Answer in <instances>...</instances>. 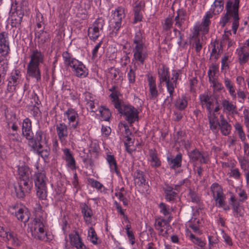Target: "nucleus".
<instances>
[{
  "instance_id": "1",
  "label": "nucleus",
  "mask_w": 249,
  "mask_h": 249,
  "mask_svg": "<svg viewBox=\"0 0 249 249\" xmlns=\"http://www.w3.org/2000/svg\"><path fill=\"white\" fill-rule=\"evenodd\" d=\"M160 84L159 87L161 86V84L165 82L169 96L165 100L169 104H171L173 100V93L175 88L177 87V80L179 77V72L176 70H173L172 77L170 78L169 71L168 68L162 66L158 71Z\"/></svg>"
},
{
  "instance_id": "2",
  "label": "nucleus",
  "mask_w": 249,
  "mask_h": 249,
  "mask_svg": "<svg viewBox=\"0 0 249 249\" xmlns=\"http://www.w3.org/2000/svg\"><path fill=\"white\" fill-rule=\"evenodd\" d=\"M30 61L27 65V73L29 76L35 78L38 81L41 80V72L39 68L44 61V54L36 49L32 51Z\"/></svg>"
},
{
  "instance_id": "3",
  "label": "nucleus",
  "mask_w": 249,
  "mask_h": 249,
  "mask_svg": "<svg viewBox=\"0 0 249 249\" xmlns=\"http://www.w3.org/2000/svg\"><path fill=\"white\" fill-rule=\"evenodd\" d=\"M62 57L66 66L71 67L74 74L78 77H86L88 74V70L82 62L72 58L68 52H63Z\"/></svg>"
},
{
  "instance_id": "4",
  "label": "nucleus",
  "mask_w": 249,
  "mask_h": 249,
  "mask_svg": "<svg viewBox=\"0 0 249 249\" xmlns=\"http://www.w3.org/2000/svg\"><path fill=\"white\" fill-rule=\"evenodd\" d=\"M133 42L135 45L133 50L134 58L136 60L140 62L141 64H143L147 56V53L145 45V38L140 31L135 33Z\"/></svg>"
},
{
  "instance_id": "5",
  "label": "nucleus",
  "mask_w": 249,
  "mask_h": 249,
  "mask_svg": "<svg viewBox=\"0 0 249 249\" xmlns=\"http://www.w3.org/2000/svg\"><path fill=\"white\" fill-rule=\"evenodd\" d=\"M34 181L36 190V195L42 200H45L47 197V181L44 171H38L34 175Z\"/></svg>"
},
{
  "instance_id": "6",
  "label": "nucleus",
  "mask_w": 249,
  "mask_h": 249,
  "mask_svg": "<svg viewBox=\"0 0 249 249\" xmlns=\"http://www.w3.org/2000/svg\"><path fill=\"white\" fill-rule=\"evenodd\" d=\"M116 109L119 113L123 116L130 126L136 121L139 120V111L133 106L126 105L124 103L121 106L118 104L116 105Z\"/></svg>"
},
{
  "instance_id": "7",
  "label": "nucleus",
  "mask_w": 249,
  "mask_h": 249,
  "mask_svg": "<svg viewBox=\"0 0 249 249\" xmlns=\"http://www.w3.org/2000/svg\"><path fill=\"white\" fill-rule=\"evenodd\" d=\"M125 17L124 8L118 7L114 10L113 13V18L110 21V27L111 32L110 36L111 37L116 36L118 31L122 25V21Z\"/></svg>"
},
{
  "instance_id": "8",
  "label": "nucleus",
  "mask_w": 249,
  "mask_h": 249,
  "mask_svg": "<svg viewBox=\"0 0 249 249\" xmlns=\"http://www.w3.org/2000/svg\"><path fill=\"white\" fill-rule=\"evenodd\" d=\"M31 137L28 141V144L32 149L42 147V145L48 143L46 133L40 128L36 130L35 135L33 133Z\"/></svg>"
},
{
  "instance_id": "9",
  "label": "nucleus",
  "mask_w": 249,
  "mask_h": 249,
  "mask_svg": "<svg viewBox=\"0 0 249 249\" xmlns=\"http://www.w3.org/2000/svg\"><path fill=\"white\" fill-rule=\"evenodd\" d=\"M104 24V20L102 18H98L94 22L92 26L88 29V36L91 40L95 41L98 38Z\"/></svg>"
},
{
  "instance_id": "10",
  "label": "nucleus",
  "mask_w": 249,
  "mask_h": 249,
  "mask_svg": "<svg viewBox=\"0 0 249 249\" xmlns=\"http://www.w3.org/2000/svg\"><path fill=\"white\" fill-rule=\"evenodd\" d=\"M64 115L67 117L68 120V124L70 128L75 130L80 126L79 115L77 111L74 109L69 108L64 113Z\"/></svg>"
},
{
  "instance_id": "11",
  "label": "nucleus",
  "mask_w": 249,
  "mask_h": 249,
  "mask_svg": "<svg viewBox=\"0 0 249 249\" xmlns=\"http://www.w3.org/2000/svg\"><path fill=\"white\" fill-rule=\"evenodd\" d=\"M20 72L18 70H15L11 73V76L8 79L7 85V90L10 92H13L16 90V86L18 84L20 78Z\"/></svg>"
},
{
  "instance_id": "12",
  "label": "nucleus",
  "mask_w": 249,
  "mask_h": 249,
  "mask_svg": "<svg viewBox=\"0 0 249 249\" xmlns=\"http://www.w3.org/2000/svg\"><path fill=\"white\" fill-rule=\"evenodd\" d=\"M239 0H234V3H233L232 1L230 0L231 2V10L234 15V22H232V30L234 34L236 33L237 30L239 26V18L238 15V9L239 6Z\"/></svg>"
},
{
  "instance_id": "13",
  "label": "nucleus",
  "mask_w": 249,
  "mask_h": 249,
  "mask_svg": "<svg viewBox=\"0 0 249 249\" xmlns=\"http://www.w3.org/2000/svg\"><path fill=\"white\" fill-rule=\"evenodd\" d=\"M71 245L76 249H85V245L77 231H74L69 235Z\"/></svg>"
},
{
  "instance_id": "14",
  "label": "nucleus",
  "mask_w": 249,
  "mask_h": 249,
  "mask_svg": "<svg viewBox=\"0 0 249 249\" xmlns=\"http://www.w3.org/2000/svg\"><path fill=\"white\" fill-rule=\"evenodd\" d=\"M14 209H18L15 212V215L17 219L23 223H25L29 221L30 216V213L28 209L25 207L18 208V205H14L13 206Z\"/></svg>"
},
{
  "instance_id": "15",
  "label": "nucleus",
  "mask_w": 249,
  "mask_h": 249,
  "mask_svg": "<svg viewBox=\"0 0 249 249\" xmlns=\"http://www.w3.org/2000/svg\"><path fill=\"white\" fill-rule=\"evenodd\" d=\"M8 35L6 32L0 33V53L2 56H6L10 51Z\"/></svg>"
},
{
  "instance_id": "16",
  "label": "nucleus",
  "mask_w": 249,
  "mask_h": 249,
  "mask_svg": "<svg viewBox=\"0 0 249 249\" xmlns=\"http://www.w3.org/2000/svg\"><path fill=\"white\" fill-rule=\"evenodd\" d=\"M147 81L149 88V98L152 100H156L159 95L157 88L156 79L152 75H148Z\"/></svg>"
},
{
  "instance_id": "17",
  "label": "nucleus",
  "mask_w": 249,
  "mask_h": 249,
  "mask_svg": "<svg viewBox=\"0 0 249 249\" xmlns=\"http://www.w3.org/2000/svg\"><path fill=\"white\" fill-rule=\"evenodd\" d=\"M167 160L170 168L175 170L181 166L182 155L178 153L175 157H167Z\"/></svg>"
},
{
  "instance_id": "18",
  "label": "nucleus",
  "mask_w": 249,
  "mask_h": 249,
  "mask_svg": "<svg viewBox=\"0 0 249 249\" xmlns=\"http://www.w3.org/2000/svg\"><path fill=\"white\" fill-rule=\"evenodd\" d=\"M236 53L240 65L246 64L249 60V50L245 46L237 49Z\"/></svg>"
},
{
  "instance_id": "19",
  "label": "nucleus",
  "mask_w": 249,
  "mask_h": 249,
  "mask_svg": "<svg viewBox=\"0 0 249 249\" xmlns=\"http://www.w3.org/2000/svg\"><path fill=\"white\" fill-rule=\"evenodd\" d=\"M144 6V3L142 1H138L135 2V5L134 6L133 11L134 15V23H136L138 21H141L142 18V10Z\"/></svg>"
},
{
  "instance_id": "20",
  "label": "nucleus",
  "mask_w": 249,
  "mask_h": 249,
  "mask_svg": "<svg viewBox=\"0 0 249 249\" xmlns=\"http://www.w3.org/2000/svg\"><path fill=\"white\" fill-rule=\"evenodd\" d=\"M64 154L65 156L64 159L67 162V166L71 170H74L76 168V161L73 158L70 150L68 148L64 149Z\"/></svg>"
},
{
  "instance_id": "21",
  "label": "nucleus",
  "mask_w": 249,
  "mask_h": 249,
  "mask_svg": "<svg viewBox=\"0 0 249 249\" xmlns=\"http://www.w3.org/2000/svg\"><path fill=\"white\" fill-rule=\"evenodd\" d=\"M45 225L37 229L35 231L32 233V236L36 239L43 241H48L49 238L48 237L47 233L44 229Z\"/></svg>"
},
{
  "instance_id": "22",
  "label": "nucleus",
  "mask_w": 249,
  "mask_h": 249,
  "mask_svg": "<svg viewBox=\"0 0 249 249\" xmlns=\"http://www.w3.org/2000/svg\"><path fill=\"white\" fill-rule=\"evenodd\" d=\"M231 2L230 0H228L227 2L226 5V14L221 17V20L220 21V24L222 26L224 27L226 24L228 22L230 19V17L233 18V22H234V15L232 14V12H231Z\"/></svg>"
},
{
  "instance_id": "23",
  "label": "nucleus",
  "mask_w": 249,
  "mask_h": 249,
  "mask_svg": "<svg viewBox=\"0 0 249 249\" xmlns=\"http://www.w3.org/2000/svg\"><path fill=\"white\" fill-rule=\"evenodd\" d=\"M56 130L59 139L61 141L65 140L68 136V128L67 125L64 123L56 125Z\"/></svg>"
},
{
  "instance_id": "24",
  "label": "nucleus",
  "mask_w": 249,
  "mask_h": 249,
  "mask_svg": "<svg viewBox=\"0 0 249 249\" xmlns=\"http://www.w3.org/2000/svg\"><path fill=\"white\" fill-rule=\"evenodd\" d=\"M22 135L28 140L31 138L33 133L32 131V125L30 120L28 118L24 120L22 126Z\"/></svg>"
},
{
  "instance_id": "25",
  "label": "nucleus",
  "mask_w": 249,
  "mask_h": 249,
  "mask_svg": "<svg viewBox=\"0 0 249 249\" xmlns=\"http://www.w3.org/2000/svg\"><path fill=\"white\" fill-rule=\"evenodd\" d=\"M36 38H37L38 46L43 45L44 43L50 41V34L43 30H40L38 31H36L35 33Z\"/></svg>"
},
{
  "instance_id": "26",
  "label": "nucleus",
  "mask_w": 249,
  "mask_h": 249,
  "mask_svg": "<svg viewBox=\"0 0 249 249\" xmlns=\"http://www.w3.org/2000/svg\"><path fill=\"white\" fill-rule=\"evenodd\" d=\"M174 188L168 184H165L163 190L165 194V198L168 201H174L177 196V193L174 190Z\"/></svg>"
},
{
  "instance_id": "27",
  "label": "nucleus",
  "mask_w": 249,
  "mask_h": 249,
  "mask_svg": "<svg viewBox=\"0 0 249 249\" xmlns=\"http://www.w3.org/2000/svg\"><path fill=\"white\" fill-rule=\"evenodd\" d=\"M220 123L218 126L221 130V132L223 135H228L231 132V126L225 120L223 115L220 116Z\"/></svg>"
},
{
  "instance_id": "28",
  "label": "nucleus",
  "mask_w": 249,
  "mask_h": 249,
  "mask_svg": "<svg viewBox=\"0 0 249 249\" xmlns=\"http://www.w3.org/2000/svg\"><path fill=\"white\" fill-rule=\"evenodd\" d=\"M200 104L203 107H205L209 113L212 112L211 106L213 104V99L208 94H203L199 96Z\"/></svg>"
},
{
  "instance_id": "29",
  "label": "nucleus",
  "mask_w": 249,
  "mask_h": 249,
  "mask_svg": "<svg viewBox=\"0 0 249 249\" xmlns=\"http://www.w3.org/2000/svg\"><path fill=\"white\" fill-rule=\"evenodd\" d=\"M134 183L139 186L144 185L146 182L144 173L140 170H137L134 174Z\"/></svg>"
},
{
  "instance_id": "30",
  "label": "nucleus",
  "mask_w": 249,
  "mask_h": 249,
  "mask_svg": "<svg viewBox=\"0 0 249 249\" xmlns=\"http://www.w3.org/2000/svg\"><path fill=\"white\" fill-rule=\"evenodd\" d=\"M80 208L85 221L89 222V220L93 215L92 210L86 203L81 204Z\"/></svg>"
},
{
  "instance_id": "31",
  "label": "nucleus",
  "mask_w": 249,
  "mask_h": 249,
  "mask_svg": "<svg viewBox=\"0 0 249 249\" xmlns=\"http://www.w3.org/2000/svg\"><path fill=\"white\" fill-rule=\"evenodd\" d=\"M208 119L210 129L213 132H216L220 123V122L218 121L217 117L214 113H212V112H211L209 113Z\"/></svg>"
},
{
  "instance_id": "32",
  "label": "nucleus",
  "mask_w": 249,
  "mask_h": 249,
  "mask_svg": "<svg viewBox=\"0 0 249 249\" xmlns=\"http://www.w3.org/2000/svg\"><path fill=\"white\" fill-rule=\"evenodd\" d=\"M221 104L224 111L231 113H236L237 112L236 105L233 104L232 102H230L229 100L224 98L222 99Z\"/></svg>"
},
{
  "instance_id": "33",
  "label": "nucleus",
  "mask_w": 249,
  "mask_h": 249,
  "mask_svg": "<svg viewBox=\"0 0 249 249\" xmlns=\"http://www.w3.org/2000/svg\"><path fill=\"white\" fill-rule=\"evenodd\" d=\"M210 190L214 200L224 195L222 188L217 183H213L210 187Z\"/></svg>"
},
{
  "instance_id": "34",
  "label": "nucleus",
  "mask_w": 249,
  "mask_h": 249,
  "mask_svg": "<svg viewBox=\"0 0 249 249\" xmlns=\"http://www.w3.org/2000/svg\"><path fill=\"white\" fill-rule=\"evenodd\" d=\"M46 224V220L42 217H36L33 220L31 226L29 227L30 231L33 233V231H35L37 229L41 226H43V225Z\"/></svg>"
},
{
  "instance_id": "35",
  "label": "nucleus",
  "mask_w": 249,
  "mask_h": 249,
  "mask_svg": "<svg viewBox=\"0 0 249 249\" xmlns=\"http://www.w3.org/2000/svg\"><path fill=\"white\" fill-rule=\"evenodd\" d=\"M151 158V166L154 167H158L161 165V161L158 157V154L155 149H150L149 153Z\"/></svg>"
},
{
  "instance_id": "36",
  "label": "nucleus",
  "mask_w": 249,
  "mask_h": 249,
  "mask_svg": "<svg viewBox=\"0 0 249 249\" xmlns=\"http://www.w3.org/2000/svg\"><path fill=\"white\" fill-rule=\"evenodd\" d=\"M27 188L18 183L17 185L15 186V190L17 196L19 198H23L26 195L30 193V191L27 190Z\"/></svg>"
},
{
  "instance_id": "37",
  "label": "nucleus",
  "mask_w": 249,
  "mask_h": 249,
  "mask_svg": "<svg viewBox=\"0 0 249 249\" xmlns=\"http://www.w3.org/2000/svg\"><path fill=\"white\" fill-rule=\"evenodd\" d=\"M224 0H215L211 10L214 15L219 14L223 9Z\"/></svg>"
},
{
  "instance_id": "38",
  "label": "nucleus",
  "mask_w": 249,
  "mask_h": 249,
  "mask_svg": "<svg viewBox=\"0 0 249 249\" xmlns=\"http://www.w3.org/2000/svg\"><path fill=\"white\" fill-rule=\"evenodd\" d=\"M33 150L36 151L38 155L41 156L44 159L48 158L50 155V148L48 143L42 145V147L33 149Z\"/></svg>"
},
{
  "instance_id": "39",
  "label": "nucleus",
  "mask_w": 249,
  "mask_h": 249,
  "mask_svg": "<svg viewBox=\"0 0 249 249\" xmlns=\"http://www.w3.org/2000/svg\"><path fill=\"white\" fill-rule=\"evenodd\" d=\"M233 215L235 217L244 216V209L240 203H233L232 206Z\"/></svg>"
},
{
  "instance_id": "40",
  "label": "nucleus",
  "mask_w": 249,
  "mask_h": 249,
  "mask_svg": "<svg viewBox=\"0 0 249 249\" xmlns=\"http://www.w3.org/2000/svg\"><path fill=\"white\" fill-rule=\"evenodd\" d=\"M19 179H26L30 178V172L29 168L25 166H21L18 169Z\"/></svg>"
},
{
  "instance_id": "41",
  "label": "nucleus",
  "mask_w": 249,
  "mask_h": 249,
  "mask_svg": "<svg viewBox=\"0 0 249 249\" xmlns=\"http://www.w3.org/2000/svg\"><path fill=\"white\" fill-rule=\"evenodd\" d=\"M213 13L210 12H207L204 18V20L202 23V26L203 27V32L204 33H207L209 31V26L210 24V19L213 17Z\"/></svg>"
},
{
  "instance_id": "42",
  "label": "nucleus",
  "mask_w": 249,
  "mask_h": 249,
  "mask_svg": "<svg viewBox=\"0 0 249 249\" xmlns=\"http://www.w3.org/2000/svg\"><path fill=\"white\" fill-rule=\"evenodd\" d=\"M111 170H114L116 173H118L117 164L113 155H107L106 158Z\"/></svg>"
},
{
  "instance_id": "43",
  "label": "nucleus",
  "mask_w": 249,
  "mask_h": 249,
  "mask_svg": "<svg viewBox=\"0 0 249 249\" xmlns=\"http://www.w3.org/2000/svg\"><path fill=\"white\" fill-rule=\"evenodd\" d=\"M12 10H16V11L13 12V18L16 17V14L17 16V18H16L14 20L16 21L17 24H20L22 21V18L24 15L23 12L21 10H18L16 8H15V6L13 4L12 6Z\"/></svg>"
},
{
  "instance_id": "44",
  "label": "nucleus",
  "mask_w": 249,
  "mask_h": 249,
  "mask_svg": "<svg viewBox=\"0 0 249 249\" xmlns=\"http://www.w3.org/2000/svg\"><path fill=\"white\" fill-rule=\"evenodd\" d=\"M187 106V101L185 96H182L179 98L176 102L175 106L179 110H182L184 109Z\"/></svg>"
},
{
  "instance_id": "45",
  "label": "nucleus",
  "mask_w": 249,
  "mask_h": 249,
  "mask_svg": "<svg viewBox=\"0 0 249 249\" xmlns=\"http://www.w3.org/2000/svg\"><path fill=\"white\" fill-rule=\"evenodd\" d=\"M11 240L12 241L13 244L17 246H19L21 244V240L18 235L12 231L9 234L8 242Z\"/></svg>"
},
{
  "instance_id": "46",
  "label": "nucleus",
  "mask_w": 249,
  "mask_h": 249,
  "mask_svg": "<svg viewBox=\"0 0 249 249\" xmlns=\"http://www.w3.org/2000/svg\"><path fill=\"white\" fill-rule=\"evenodd\" d=\"M90 241L94 244L97 245L100 243L98 242V238L93 227H90L89 230V235Z\"/></svg>"
},
{
  "instance_id": "47",
  "label": "nucleus",
  "mask_w": 249,
  "mask_h": 249,
  "mask_svg": "<svg viewBox=\"0 0 249 249\" xmlns=\"http://www.w3.org/2000/svg\"><path fill=\"white\" fill-rule=\"evenodd\" d=\"M201 154H202L197 149H196L189 153V157L190 160L193 162L199 161Z\"/></svg>"
},
{
  "instance_id": "48",
  "label": "nucleus",
  "mask_w": 249,
  "mask_h": 249,
  "mask_svg": "<svg viewBox=\"0 0 249 249\" xmlns=\"http://www.w3.org/2000/svg\"><path fill=\"white\" fill-rule=\"evenodd\" d=\"M102 118L105 121H108L111 114L110 110L105 107H101L99 109Z\"/></svg>"
},
{
  "instance_id": "49",
  "label": "nucleus",
  "mask_w": 249,
  "mask_h": 249,
  "mask_svg": "<svg viewBox=\"0 0 249 249\" xmlns=\"http://www.w3.org/2000/svg\"><path fill=\"white\" fill-rule=\"evenodd\" d=\"M120 71L118 69L111 67L109 70L108 76L112 80H119L120 76L119 75Z\"/></svg>"
},
{
  "instance_id": "50",
  "label": "nucleus",
  "mask_w": 249,
  "mask_h": 249,
  "mask_svg": "<svg viewBox=\"0 0 249 249\" xmlns=\"http://www.w3.org/2000/svg\"><path fill=\"white\" fill-rule=\"evenodd\" d=\"M11 231L9 229L0 226V237L6 242H8V236Z\"/></svg>"
},
{
  "instance_id": "51",
  "label": "nucleus",
  "mask_w": 249,
  "mask_h": 249,
  "mask_svg": "<svg viewBox=\"0 0 249 249\" xmlns=\"http://www.w3.org/2000/svg\"><path fill=\"white\" fill-rule=\"evenodd\" d=\"M8 70V61L7 59L0 60V73L1 75L5 76Z\"/></svg>"
},
{
  "instance_id": "52",
  "label": "nucleus",
  "mask_w": 249,
  "mask_h": 249,
  "mask_svg": "<svg viewBox=\"0 0 249 249\" xmlns=\"http://www.w3.org/2000/svg\"><path fill=\"white\" fill-rule=\"evenodd\" d=\"M18 183L23 186L24 187L26 188L27 190H29L30 191H31L33 186L32 181L30 178L18 179Z\"/></svg>"
},
{
  "instance_id": "53",
  "label": "nucleus",
  "mask_w": 249,
  "mask_h": 249,
  "mask_svg": "<svg viewBox=\"0 0 249 249\" xmlns=\"http://www.w3.org/2000/svg\"><path fill=\"white\" fill-rule=\"evenodd\" d=\"M110 96L112 99V103L114 105V107L116 109V105L119 104L120 106L123 105L124 103L120 99H119L118 97V91L113 92L110 95Z\"/></svg>"
},
{
  "instance_id": "54",
  "label": "nucleus",
  "mask_w": 249,
  "mask_h": 249,
  "mask_svg": "<svg viewBox=\"0 0 249 249\" xmlns=\"http://www.w3.org/2000/svg\"><path fill=\"white\" fill-rule=\"evenodd\" d=\"M88 181L92 187L95 188L98 190L102 192V189L104 186L99 181L91 178H88Z\"/></svg>"
},
{
  "instance_id": "55",
  "label": "nucleus",
  "mask_w": 249,
  "mask_h": 249,
  "mask_svg": "<svg viewBox=\"0 0 249 249\" xmlns=\"http://www.w3.org/2000/svg\"><path fill=\"white\" fill-rule=\"evenodd\" d=\"M192 39H194V41L193 46L195 47L196 51L199 53L202 48V43L200 42L199 38L197 36H193Z\"/></svg>"
},
{
  "instance_id": "56",
  "label": "nucleus",
  "mask_w": 249,
  "mask_h": 249,
  "mask_svg": "<svg viewBox=\"0 0 249 249\" xmlns=\"http://www.w3.org/2000/svg\"><path fill=\"white\" fill-rule=\"evenodd\" d=\"M190 238L193 243L196 245H197L200 247H203L205 245V243L200 238L196 237L194 234L192 233L190 234Z\"/></svg>"
},
{
  "instance_id": "57",
  "label": "nucleus",
  "mask_w": 249,
  "mask_h": 249,
  "mask_svg": "<svg viewBox=\"0 0 249 249\" xmlns=\"http://www.w3.org/2000/svg\"><path fill=\"white\" fill-rule=\"evenodd\" d=\"M235 129L237 131L239 136L242 141H244L246 140V135L243 131L242 125L239 123L235 124Z\"/></svg>"
},
{
  "instance_id": "58",
  "label": "nucleus",
  "mask_w": 249,
  "mask_h": 249,
  "mask_svg": "<svg viewBox=\"0 0 249 249\" xmlns=\"http://www.w3.org/2000/svg\"><path fill=\"white\" fill-rule=\"evenodd\" d=\"M229 176L236 179H240L241 178V173L238 168L231 169Z\"/></svg>"
},
{
  "instance_id": "59",
  "label": "nucleus",
  "mask_w": 249,
  "mask_h": 249,
  "mask_svg": "<svg viewBox=\"0 0 249 249\" xmlns=\"http://www.w3.org/2000/svg\"><path fill=\"white\" fill-rule=\"evenodd\" d=\"M210 82L212 84V86L213 88L214 91L221 90L224 89V87L222 86V84L219 82L216 78L214 79H213V80H212Z\"/></svg>"
},
{
  "instance_id": "60",
  "label": "nucleus",
  "mask_w": 249,
  "mask_h": 249,
  "mask_svg": "<svg viewBox=\"0 0 249 249\" xmlns=\"http://www.w3.org/2000/svg\"><path fill=\"white\" fill-rule=\"evenodd\" d=\"M136 69V67H134V69H132L131 67H130L129 71L127 73V77L129 83H134L135 81L136 75L135 70Z\"/></svg>"
},
{
  "instance_id": "61",
  "label": "nucleus",
  "mask_w": 249,
  "mask_h": 249,
  "mask_svg": "<svg viewBox=\"0 0 249 249\" xmlns=\"http://www.w3.org/2000/svg\"><path fill=\"white\" fill-rule=\"evenodd\" d=\"M31 113L35 119H38L41 117V112L40 111L39 107L36 106L32 107Z\"/></svg>"
},
{
  "instance_id": "62",
  "label": "nucleus",
  "mask_w": 249,
  "mask_h": 249,
  "mask_svg": "<svg viewBox=\"0 0 249 249\" xmlns=\"http://www.w3.org/2000/svg\"><path fill=\"white\" fill-rule=\"evenodd\" d=\"M226 196L225 195H222L220 197H217L214 199L216 205L218 207H223L226 205L225 201Z\"/></svg>"
},
{
  "instance_id": "63",
  "label": "nucleus",
  "mask_w": 249,
  "mask_h": 249,
  "mask_svg": "<svg viewBox=\"0 0 249 249\" xmlns=\"http://www.w3.org/2000/svg\"><path fill=\"white\" fill-rule=\"evenodd\" d=\"M86 107L88 110L90 112H96L97 111L94 101H88L86 103Z\"/></svg>"
},
{
  "instance_id": "64",
  "label": "nucleus",
  "mask_w": 249,
  "mask_h": 249,
  "mask_svg": "<svg viewBox=\"0 0 249 249\" xmlns=\"http://www.w3.org/2000/svg\"><path fill=\"white\" fill-rule=\"evenodd\" d=\"M216 69L217 68L216 66H214L210 68L208 71L209 82L213 80V79H215L214 78V75L215 74Z\"/></svg>"
}]
</instances>
